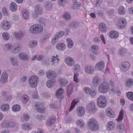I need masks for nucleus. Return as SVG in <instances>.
<instances>
[{
  "instance_id": "obj_51",
  "label": "nucleus",
  "mask_w": 133,
  "mask_h": 133,
  "mask_svg": "<svg viewBox=\"0 0 133 133\" xmlns=\"http://www.w3.org/2000/svg\"><path fill=\"white\" fill-rule=\"evenodd\" d=\"M133 84V79H128L125 83V85L128 87H129L132 85Z\"/></svg>"
},
{
  "instance_id": "obj_3",
  "label": "nucleus",
  "mask_w": 133,
  "mask_h": 133,
  "mask_svg": "<svg viewBox=\"0 0 133 133\" xmlns=\"http://www.w3.org/2000/svg\"><path fill=\"white\" fill-rule=\"evenodd\" d=\"M107 101L105 96L101 95L97 98V103L98 106L101 108H104L107 104Z\"/></svg>"
},
{
  "instance_id": "obj_26",
  "label": "nucleus",
  "mask_w": 133,
  "mask_h": 133,
  "mask_svg": "<svg viewBox=\"0 0 133 133\" xmlns=\"http://www.w3.org/2000/svg\"><path fill=\"white\" fill-rule=\"evenodd\" d=\"M117 12L119 15H123L126 13L125 8L122 6H121L118 8Z\"/></svg>"
},
{
  "instance_id": "obj_33",
  "label": "nucleus",
  "mask_w": 133,
  "mask_h": 133,
  "mask_svg": "<svg viewBox=\"0 0 133 133\" xmlns=\"http://www.w3.org/2000/svg\"><path fill=\"white\" fill-rule=\"evenodd\" d=\"M78 101L79 100L78 99H75L72 101L69 109V111H70L72 110Z\"/></svg>"
},
{
  "instance_id": "obj_46",
  "label": "nucleus",
  "mask_w": 133,
  "mask_h": 133,
  "mask_svg": "<svg viewBox=\"0 0 133 133\" xmlns=\"http://www.w3.org/2000/svg\"><path fill=\"white\" fill-rule=\"evenodd\" d=\"M2 36L4 39L5 41L8 40L10 38V35L9 33L4 32L2 34Z\"/></svg>"
},
{
  "instance_id": "obj_21",
  "label": "nucleus",
  "mask_w": 133,
  "mask_h": 133,
  "mask_svg": "<svg viewBox=\"0 0 133 133\" xmlns=\"http://www.w3.org/2000/svg\"><path fill=\"white\" fill-rule=\"evenodd\" d=\"M8 77L7 73L5 72H3L1 75L0 82L2 83H4L7 82Z\"/></svg>"
},
{
  "instance_id": "obj_40",
  "label": "nucleus",
  "mask_w": 133,
  "mask_h": 133,
  "mask_svg": "<svg viewBox=\"0 0 133 133\" xmlns=\"http://www.w3.org/2000/svg\"><path fill=\"white\" fill-rule=\"evenodd\" d=\"M10 61L12 65L14 66H17L18 65L17 59L14 57H12L11 58Z\"/></svg>"
},
{
  "instance_id": "obj_8",
  "label": "nucleus",
  "mask_w": 133,
  "mask_h": 133,
  "mask_svg": "<svg viewBox=\"0 0 133 133\" xmlns=\"http://www.w3.org/2000/svg\"><path fill=\"white\" fill-rule=\"evenodd\" d=\"M1 28L4 30H8L10 28L11 24L9 21L5 20L1 22Z\"/></svg>"
},
{
  "instance_id": "obj_16",
  "label": "nucleus",
  "mask_w": 133,
  "mask_h": 133,
  "mask_svg": "<svg viewBox=\"0 0 133 133\" xmlns=\"http://www.w3.org/2000/svg\"><path fill=\"white\" fill-rule=\"evenodd\" d=\"M115 126V123L113 121H110L107 124L106 128L107 130L108 131L112 130Z\"/></svg>"
},
{
  "instance_id": "obj_23",
  "label": "nucleus",
  "mask_w": 133,
  "mask_h": 133,
  "mask_svg": "<svg viewBox=\"0 0 133 133\" xmlns=\"http://www.w3.org/2000/svg\"><path fill=\"white\" fill-rule=\"evenodd\" d=\"M119 34L118 32L116 31H112L109 33L108 36L109 37L115 39L117 38L119 36Z\"/></svg>"
},
{
  "instance_id": "obj_43",
  "label": "nucleus",
  "mask_w": 133,
  "mask_h": 133,
  "mask_svg": "<svg viewBox=\"0 0 133 133\" xmlns=\"http://www.w3.org/2000/svg\"><path fill=\"white\" fill-rule=\"evenodd\" d=\"M73 85L72 83H71L70 85H69L68 87V95L70 96L71 94L72 90L73 89Z\"/></svg>"
},
{
  "instance_id": "obj_45",
  "label": "nucleus",
  "mask_w": 133,
  "mask_h": 133,
  "mask_svg": "<svg viewBox=\"0 0 133 133\" xmlns=\"http://www.w3.org/2000/svg\"><path fill=\"white\" fill-rule=\"evenodd\" d=\"M37 42L36 41L33 40L29 42V45L30 48H32L35 47L37 44Z\"/></svg>"
},
{
  "instance_id": "obj_13",
  "label": "nucleus",
  "mask_w": 133,
  "mask_h": 133,
  "mask_svg": "<svg viewBox=\"0 0 133 133\" xmlns=\"http://www.w3.org/2000/svg\"><path fill=\"white\" fill-rule=\"evenodd\" d=\"M58 55L53 56L51 57V64L52 65L56 66L59 63V59L58 58Z\"/></svg>"
},
{
  "instance_id": "obj_60",
  "label": "nucleus",
  "mask_w": 133,
  "mask_h": 133,
  "mask_svg": "<svg viewBox=\"0 0 133 133\" xmlns=\"http://www.w3.org/2000/svg\"><path fill=\"white\" fill-rule=\"evenodd\" d=\"M18 57L22 60H25V54L24 53H20L19 54Z\"/></svg>"
},
{
  "instance_id": "obj_28",
  "label": "nucleus",
  "mask_w": 133,
  "mask_h": 133,
  "mask_svg": "<svg viewBox=\"0 0 133 133\" xmlns=\"http://www.w3.org/2000/svg\"><path fill=\"white\" fill-rule=\"evenodd\" d=\"M67 47L69 49L72 48L74 46V43L72 40L70 38H68L66 39Z\"/></svg>"
},
{
  "instance_id": "obj_37",
  "label": "nucleus",
  "mask_w": 133,
  "mask_h": 133,
  "mask_svg": "<svg viewBox=\"0 0 133 133\" xmlns=\"http://www.w3.org/2000/svg\"><path fill=\"white\" fill-rule=\"evenodd\" d=\"M99 28L103 32H105L107 30V27L105 24L103 23H101L99 24Z\"/></svg>"
},
{
  "instance_id": "obj_9",
  "label": "nucleus",
  "mask_w": 133,
  "mask_h": 133,
  "mask_svg": "<svg viewBox=\"0 0 133 133\" xmlns=\"http://www.w3.org/2000/svg\"><path fill=\"white\" fill-rule=\"evenodd\" d=\"M64 62L68 66H71L74 64L75 61L72 57L69 56L66 57L64 59Z\"/></svg>"
},
{
  "instance_id": "obj_61",
  "label": "nucleus",
  "mask_w": 133,
  "mask_h": 133,
  "mask_svg": "<svg viewBox=\"0 0 133 133\" xmlns=\"http://www.w3.org/2000/svg\"><path fill=\"white\" fill-rule=\"evenodd\" d=\"M32 125V124L30 123H27L25 124V130H28L31 129Z\"/></svg>"
},
{
  "instance_id": "obj_15",
  "label": "nucleus",
  "mask_w": 133,
  "mask_h": 133,
  "mask_svg": "<svg viewBox=\"0 0 133 133\" xmlns=\"http://www.w3.org/2000/svg\"><path fill=\"white\" fill-rule=\"evenodd\" d=\"M99 46L96 45H92L91 47V50L92 52L95 55H98L99 54Z\"/></svg>"
},
{
  "instance_id": "obj_35",
  "label": "nucleus",
  "mask_w": 133,
  "mask_h": 133,
  "mask_svg": "<svg viewBox=\"0 0 133 133\" xmlns=\"http://www.w3.org/2000/svg\"><path fill=\"white\" fill-rule=\"evenodd\" d=\"M77 125L80 128H83L85 126V123L81 119L77 120L76 122Z\"/></svg>"
},
{
  "instance_id": "obj_44",
  "label": "nucleus",
  "mask_w": 133,
  "mask_h": 133,
  "mask_svg": "<svg viewBox=\"0 0 133 133\" xmlns=\"http://www.w3.org/2000/svg\"><path fill=\"white\" fill-rule=\"evenodd\" d=\"M72 7L74 9L78 10L81 7V3L79 2H75L73 4Z\"/></svg>"
},
{
  "instance_id": "obj_50",
  "label": "nucleus",
  "mask_w": 133,
  "mask_h": 133,
  "mask_svg": "<svg viewBox=\"0 0 133 133\" xmlns=\"http://www.w3.org/2000/svg\"><path fill=\"white\" fill-rule=\"evenodd\" d=\"M30 30L33 34H37L35 24L32 25L30 28Z\"/></svg>"
},
{
  "instance_id": "obj_12",
  "label": "nucleus",
  "mask_w": 133,
  "mask_h": 133,
  "mask_svg": "<svg viewBox=\"0 0 133 133\" xmlns=\"http://www.w3.org/2000/svg\"><path fill=\"white\" fill-rule=\"evenodd\" d=\"M105 66V63L102 61H100L96 64L95 67L97 70L101 71L103 70Z\"/></svg>"
},
{
  "instance_id": "obj_6",
  "label": "nucleus",
  "mask_w": 133,
  "mask_h": 133,
  "mask_svg": "<svg viewBox=\"0 0 133 133\" xmlns=\"http://www.w3.org/2000/svg\"><path fill=\"white\" fill-rule=\"evenodd\" d=\"M127 21L124 18H121L118 19L116 23V25L119 29H123L126 26Z\"/></svg>"
},
{
  "instance_id": "obj_42",
  "label": "nucleus",
  "mask_w": 133,
  "mask_h": 133,
  "mask_svg": "<svg viewBox=\"0 0 133 133\" xmlns=\"http://www.w3.org/2000/svg\"><path fill=\"white\" fill-rule=\"evenodd\" d=\"M20 106L18 104L14 105L12 108V111L15 112L18 111L20 110Z\"/></svg>"
},
{
  "instance_id": "obj_17",
  "label": "nucleus",
  "mask_w": 133,
  "mask_h": 133,
  "mask_svg": "<svg viewBox=\"0 0 133 133\" xmlns=\"http://www.w3.org/2000/svg\"><path fill=\"white\" fill-rule=\"evenodd\" d=\"M84 71L86 73L91 74L94 72V70L92 66L86 65L84 66Z\"/></svg>"
},
{
  "instance_id": "obj_1",
  "label": "nucleus",
  "mask_w": 133,
  "mask_h": 133,
  "mask_svg": "<svg viewBox=\"0 0 133 133\" xmlns=\"http://www.w3.org/2000/svg\"><path fill=\"white\" fill-rule=\"evenodd\" d=\"M88 124L89 129L92 131H96L99 128L98 123L96 119L94 118H91L88 121Z\"/></svg>"
},
{
  "instance_id": "obj_54",
  "label": "nucleus",
  "mask_w": 133,
  "mask_h": 133,
  "mask_svg": "<svg viewBox=\"0 0 133 133\" xmlns=\"http://www.w3.org/2000/svg\"><path fill=\"white\" fill-rule=\"evenodd\" d=\"M59 81L61 84L63 86H65L68 83V82L64 79L60 78Z\"/></svg>"
},
{
  "instance_id": "obj_49",
  "label": "nucleus",
  "mask_w": 133,
  "mask_h": 133,
  "mask_svg": "<svg viewBox=\"0 0 133 133\" xmlns=\"http://www.w3.org/2000/svg\"><path fill=\"white\" fill-rule=\"evenodd\" d=\"M62 17L65 19H69L71 18L70 14L68 12H65L62 15Z\"/></svg>"
},
{
  "instance_id": "obj_53",
  "label": "nucleus",
  "mask_w": 133,
  "mask_h": 133,
  "mask_svg": "<svg viewBox=\"0 0 133 133\" xmlns=\"http://www.w3.org/2000/svg\"><path fill=\"white\" fill-rule=\"evenodd\" d=\"M127 96L128 98L130 100L133 101V93L129 92L127 93Z\"/></svg>"
},
{
  "instance_id": "obj_27",
  "label": "nucleus",
  "mask_w": 133,
  "mask_h": 133,
  "mask_svg": "<svg viewBox=\"0 0 133 133\" xmlns=\"http://www.w3.org/2000/svg\"><path fill=\"white\" fill-rule=\"evenodd\" d=\"M130 66V63L128 62H123L122 64V69L124 71L128 70Z\"/></svg>"
},
{
  "instance_id": "obj_11",
  "label": "nucleus",
  "mask_w": 133,
  "mask_h": 133,
  "mask_svg": "<svg viewBox=\"0 0 133 133\" xmlns=\"http://www.w3.org/2000/svg\"><path fill=\"white\" fill-rule=\"evenodd\" d=\"M85 112V109L83 107H78L77 108V113L78 116L80 117L83 116Z\"/></svg>"
},
{
  "instance_id": "obj_36",
  "label": "nucleus",
  "mask_w": 133,
  "mask_h": 133,
  "mask_svg": "<svg viewBox=\"0 0 133 133\" xmlns=\"http://www.w3.org/2000/svg\"><path fill=\"white\" fill-rule=\"evenodd\" d=\"M1 110L4 112L8 111L9 109V105L8 104H3L1 106Z\"/></svg>"
},
{
  "instance_id": "obj_14",
  "label": "nucleus",
  "mask_w": 133,
  "mask_h": 133,
  "mask_svg": "<svg viewBox=\"0 0 133 133\" xmlns=\"http://www.w3.org/2000/svg\"><path fill=\"white\" fill-rule=\"evenodd\" d=\"M117 131L119 133H123L126 131L124 124L123 123H119L117 127Z\"/></svg>"
},
{
  "instance_id": "obj_4",
  "label": "nucleus",
  "mask_w": 133,
  "mask_h": 133,
  "mask_svg": "<svg viewBox=\"0 0 133 133\" xmlns=\"http://www.w3.org/2000/svg\"><path fill=\"white\" fill-rule=\"evenodd\" d=\"M86 111L88 113L94 114L97 110L95 103L93 102H90L88 103L86 106Z\"/></svg>"
},
{
  "instance_id": "obj_41",
  "label": "nucleus",
  "mask_w": 133,
  "mask_h": 133,
  "mask_svg": "<svg viewBox=\"0 0 133 133\" xmlns=\"http://www.w3.org/2000/svg\"><path fill=\"white\" fill-rule=\"evenodd\" d=\"M45 8L47 10H50L52 8V4L51 2H47L45 4Z\"/></svg>"
},
{
  "instance_id": "obj_31",
  "label": "nucleus",
  "mask_w": 133,
  "mask_h": 133,
  "mask_svg": "<svg viewBox=\"0 0 133 133\" xmlns=\"http://www.w3.org/2000/svg\"><path fill=\"white\" fill-rule=\"evenodd\" d=\"M14 35L15 38L18 39H21L23 37V33L21 31L15 32Z\"/></svg>"
},
{
  "instance_id": "obj_56",
  "label": "nucleus",
  "mask_w": 133,
  "mask_h": 133,
  "mask_svg": "<svg viewBox=\"0 0 133 133\" xmlns=\"http://www.w3.org/2000/svg\"><path fill=\"white\" fill-rule=\"evenodd\" d=\"M73 68L74 70L77 72H79L80 70L81 66L79 64H77L74 65Z\"/></svg>"
},
{
  "instance_id": "obj_59",
  "label": "nucleus",
  "mask_w": 133,
  "mask_h": 133,
  "mask_svg": "<svg viewBox=\"0 0 133 133\" xmlns=\"http://www.w3.org/2000/svg\"><path fill=\"white\" fill-rule=\"evenodd\" d=\"M84 91L87 94L89 93L91 91V89L89 88L88 87H85L83 89Z\"/></svg>"
},
{
  "instance_id": "obj_64",
  "label": "nucleus",
  "mask_w": 133,
  "mask_h": 133,
  "mask_svg": "<svg viewBox=\"0 0 133 133\" xmlns=\"http://www.w3.org/2000/svg\"><path fill=\"white\" fill-rule=\"evenodd\" d=\"M114 10H110L108 12L107 14L109 16H112L114 15Z\"/></svg>"
},
{
  "instance_id": "obj_29",
  "label": "nucleus",
  "mask_w": 133,
  "mask_h": 133,
  "mask_svg": "<svg viewBox=\"0 0 133 133\" xmlns=\"http://www.w3.org/2000/svg\"><path fill=\"white\" fill-rule=\"evenodd\" d=\"M101 81V79L98 77H95L92 79V84L94 86H97Z\"/></svg>"
},
{
  "instance_id": "obj_5",
  "label": "nucleus",
  "mask_w": 133,
  "mask_h": 133,
  "mask_svg": "<svg viewBox=\"0 0 133 133\" xmlns=\"http://www.w3.org/2000/svg\"><path fill=\"white\" fill-rule=\"evenodd\" d=\"M39 80L38 77L35 75L30 76L29 80V85L30 87L35 88L37 85L38 81Z\"/></svg>"
},
{
  "instance_id": "obj_22",
  "label": "nucleus",
  "mask_w": 133,
  "mask_h": 133,
  "mask_svg": "<svg viewBox=\"0 0 133 133\" xmlns=\"http://www.w3.org/2000/svg\"><path fill=\"white\" fill-rule=\"evenodd\" d=\"M56 83V80L54 79H50L47 81L46 83L47 86L51 88L54 86Z\"/></svg>"
},
{
  "instance_id": "obj_57",
  "label": "nucleus",
  "mask_w": 133,
  "mask_h": 133,
  "mask_svg": "<svg viewBox=\"0 0 133 133\" xmlns=\"http://www.w3.org/2000/svg\"><path fill=\"white\" fill-rule=\"evenodd\" d=\"M73 79L74 81L76 83H78L79 82V80L78 78V74L77 73H75L74 74Z\"/></svg>"
},
{
  "instance_id": "obj_10",
  "label": "nucleus",
  "mask_w": 133,
  "mask_h": 133,
  "mask_svg": "<svg viewBox=\"0 0 133 133\" xmlns=\"http://www.w3.org/2000/svg\"><path fill=\"white\" fill-rule=\"evenodd\" d=\"M35 107L37 110L40 113H43L45 112V108L43 105L40 103H36L35 105Z\"/></svg>"
},
{
  "instance_id": "obj_63",
  "label": "nucleus",
  "mask_w": 133,
  "mask_h": 133,
  "mask_svg": "<svg viewBox=\"0 0 133 133\" xmlns=\"http://www.w3.org/2000/svg\"><path fill=\"white\" fill-rule=\"evenodd\" d=\"M2 12L3 14L5 15H8V12L7 9L5 7L3 8L2 9Z\"/></svg>"
},
{
  "instance_id": "obj_55",
  "label": "nucleus",
  "mask_w": 133,
  "mask_h": 133,
  "mask_svg": "<svg viewBox=\"0 0 133 133\" xmlns=\"http://www.w3.org/2000/svg\"><path fill=\"white\" fill-rule=\"evenodd\" d=\"M58 3L61 6H64L67 3V0H58Z\"/></svg>"
},
{
  "instance_id": "obj_18",
  "label": "nucleus",
  "mask_w": 133,
  "mask_h": 133,
  "mask_svg": "<svg viewBox=\"0 0 133 133\" xmlns=\"http://www.w3.org/2000/svg\"><path fill=\"white\" fill-rule=\"evenodd\" d=\"M56 117L55 116H52L49 117L46 122L47 125L48 126H51L55 122Z\"/></svg>"
},
{
  "instance_id": "obj_62",
  "label": "nucleus",
  "mask_w": 133,
  "mask_h": 133,
  "mask_svg": "<svg viewBox=\"0 0 133 133\" xmlns=\"http://www.w3.org/2000/svg\"><path fill=\"white\" fill-rule=\"evenodd\" d=\"M89 94L91 97H94L96 95V92L95 90H91V91L90 92Z\"/></svg>"
},
{
  "instance_id": "obj_38",
  "label": "nucleus",
  "mask_w": 133,
  "mask_h": 133,
  "mask_svg": "<svg viewBox=\"0 0 133 133\" xmlns=\"http://www.w3.org/2000/svg\"><path fill=\"white\" fill-rule=\"evenodd\" d=\"M109 94H116L118 96H119L121 93L120 91H117L116 88H113L110 91Z\"/></svg>"
},
{
  "instance_id": "obj_58",
  "label": "nucleus",
  "mask_w": 133,
  "mask_h": 133,
  "mask_svg": "<svg viewBox=\"0 0 133 133\" xmlns=\"http://www.w3.org/2000/svg\"><path fill=\"white\" fill-rule=\"evenodd\" d=\"M32 97L34 99H37L39 98L38 95L37 91H34L33 93Z\"/></svg>"
},
{
  "instance_id": "obj_52",
  "label": "nucleus",
  "mask_w": 133,
  "mask_h": 133,
  "mask_svg": "<svg viewBox=\"0 0 133 133\" xmlns=\"http://www.w3.org/2000/svg\"><path fill=\"white\" fill-rule=\"evenodd\" d=\"M13 47V46H12L11 44L8 43L5 44L4 48L6 50H12Z\"/></svg>"
},
{
  "instance_id": "obj_2",
  "label": "nucleus",
  "mask_w": 133,
  "mask_h": 133,
  "mask_svg": "<svg viewBox=\"0 0 133 133\" xmlns=\"http://www.w3.org/2000/svg\"><path fill=\"white\" fill-rule=\"evenodd\" d=\"M109 89V83L106 81H104L99 85L98 88V92L105 94L107 93Z\"/></svg>"
},
{
  "instance_id": "obj_7",
  "label": "nucleus",
  "mask_w": 133,
  "mask_h": 133,
  "mask_svg": "<svg viewBox=\"0 0 133 133\" xmlns=\"http://www.w3.org/2000/svg\"><path fill=\"white\" fill-rule=\"evenodd\" d=\"M43 12V9L42 7L39 5H36L34 8V11L32 13L33 17L35 18L37 16V15L41 14Z\"/></svg>"
},
{
  "instance_id": "obj_30",
  "label": "nucleus",
  "mask_w": 133,
  "mask_h": 133,
  "mask_svg": "<svg viewBox=\"0 0 133 133\" xmlns=\"http://www.w3.org/2000/svg\"><path fill=\"white\" fill-rule=\"evenodd\" d=\"M10 10L12 11H16L17 9V6L16 4L14 2L11 3L10 4Z\"/></svg>"
},
{
  "instance_id": "obj_19",
  "label": "nucleus",
  "mask_w": 133,
  "mask_h": 133,
  "mask_svg": "<svg viewBox=\"0 0 133 133\" xmlns=\"http://www.w3.org/2000/svg\"><path fill=\"white\" fill-rule=\"evenodd\" d=\"M56 48L59 51H62L64 50L66 48V45L63 43H59L56 45Z\"/></svg>"
},
{
  "instance_id": "obj_20",
  "label": "nucleus",
  "mask_w": 133,
  "mask_h": 133,
  "mask_svg": "<svg viewBox=\"0 0 133 133\" xmlns=\"http://www.w3.org/2000/svg\"><path fill=\"white\" fill-rule=\"evenodd\" d=\"M105 113L108 117L111 118H113L115 116V114L110 108H108L106 109Z\"/></svg>"
},
{
  "instance_id": "obj_47",
  "label": "nucleus",
  "mask_w": 133,
  "mask_h": 133,
  "mask_svg": "<svg viewBox=\"0 0 133 133\" xmlns=\"http://www.w3.org/2000/svg\"><path fill=\"white\" fill-rule=\"evenodd\" d=\"M59 38L58 34H56L52 39V43L53 44H55L58 41Z\"/></svg>"
},
{
  "instance_id": "obj_25",
  "label": "nucleus",
  "mask_w": 133,
  "mask_h": 133,
  "mask_svg": "<svg viewBox=\"0 0 133 133\" xmlns=\"http://www.w3.org/2000/svg\"><path fill=\"white\" fill-rule=\"evenodd\" d=\"M46 75L47 77L49 78H55L57 76L56 73L54 71L52 70L48 71Z\"/></svg>"
},
{
  "instance_id": "obj_39",
  "label": "nucleus",
  "mask_w": 133,
  "mask_h": 133,
  "mask_svg": "<svg viewBox=\"0 0 133 133\" xmlns=\"http://www.w3.org/2000/svg\"><path fill=\"white\" fill-rule=\"evenodd\" d=\"M127 52V50L123 48H121L119 49L118 53L120 56H122L124 55Z\"/></svg>"
},
{
  "instance_id": "obj_32",
  "label": "nucleus",
  "mask_w": 133,
  "mask_h": 133,
  "mask_svg": "<svg viewBox=\"0 0 133 133\" xmlns=\"http://www.w3.org/2000/svg\"><path fill=\"white\" fill-rule=\"evenodd\" d=\"M37 34L42 32L43 30V28L42 25L39 24H35Z\"/></svg>"
},
{
  "instance_id": "obj_24",
  "label": "nucleus",
  "mask_w": 133,
  "mask_h": 133,
  "mask_svg": "<svg viewBox=\"0 0 133 133\" xmlns=\"http://www.w3.org/2000/svg\"><path fill=\"white\" fill-rule=\"evenodd\" d=\"M64 92V90L62 88L58 89L56 92V95L58 98L62 99L63 97V94Z\"/></svg>"
},
{
  "instance_id": "obj_34",
  "label": "nucleus",
  "mask_w": 133,
  "mask_h": 133,
  "mask_svg": "<svg viewBox=\"0 0 133 133\" xmlns=\"http://www.w3.org/2000/svg\"><path fill=\"white\" fill-rule=\"evenodd\" d=\"M13 49H12V52L13 53H16L19 52L21 49V48L20 46L18 45L17 46L15 45L13 46Z\"/></svg>"
},
{
  "instance_id": "obj_48",
  "label": "nucleus",
  "mask_w": 133,
  "mask_h": 133,
  "mask_svg": "<svg viewBox=\"0 0 133 133\" xmlns=\"http://www.w3.org/2000/svg\"><path fill=\"white\" fill-rule=\"evenodd\" d=\"M9 122L6 120L3 121L1 123L2 127L3 128H7L10 125Z\"/></svg>"
}]
</instances>
